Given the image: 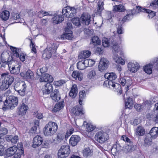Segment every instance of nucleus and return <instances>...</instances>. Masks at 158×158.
Here are the masks:
<instances>
[{"label":"nucleus","instance_id":"obj_1","mask_svg":"<svg viewBox=\"0 0 158 158\" xmlns=\"http://www.w3.org/2000/svg\"><path fill=\"white\" fill-rule=\"evenodd\" d=\"M58 128L57 123L54 122H49L43 129V132L45 136H51L53 135Z\"/></svg>","mask_w":158,"mask_h":158},{"label":"nucleus","instance_id":"obj_2","mask_svg":"<svg viewBox=\"0 0 158 158\" xmlns=\"http://www.w3.org/2000/svg\"><path fill=\"white\" fill-rule=\"evenodd\" d=\"M18 100L17 97L14 96H10L7 98L4 102V106L2 107L4 110L13 109L18 105Z\"/></svg>","mask_w":158,"mask_h":158},{"label":"nucleus","instance_id":"obj_3","mask_svg":"<svg viewBox=\"0 0 158 158\" xmlns=\"http://www.w3.org/2000/svg\"><path fill=\"white\" fill-rule=\"evenodd\" d=\"M6 64L8 65L9 70L12 74L17 75L20 73L21 65L17 61H15L12 59L10 60H7Z\"/></svg>","mask_w":158,"mask_h":158},{"label":"nucleus","instance_id":"obj_4","mask_svg":"<svg viewBox=\"0 0 158 158\" xmlns=\"http://www.w3.org/2000/svg\"><path fill=\"white\" fill-rule=\"evenodd\" d=\"M57 47V46L56 45V44L53 42L50 43L44 51L43 56L44 58H50L52 54L56 52Z\"/></svg>","mask_w":158,"mask_h":158},{"label":"nucleus","instance_id":"obj_5","mask_svg":"<svg viewBox=\"0 0 158 158\" xmlns=\"http://www.w3.org/2000/svg\"><path fill=\"white\" fill-rule=\"evenodd\" d=\"M133 10H131L130 11L129 13H127L122 20L119 19V23H120L117 27V32L118 34H121L123 33V30L122 27V24L125 22L130 20L133 18V15L134 14L133 12Z\"/></svg>","mask_w":158,"mask_h":158},{"label":"nucleus","instance_id":"obj_6","mask_svg":"<svg viewBox=\"0 0 158 158\" xmlns=\"http://www.w3.org/2000/svg\"><path fill=\"white\" fill-rule=\"evenodd\" d=\"M95 140L100 143H103L109 139L107 134L102 131L98 132L95 136Z\"/></svg>","mask_w":158,"mask_h":158},{"label":"nucleus","instance_id":"obj_7","mask_svg":"<svg viewBox=\"0 0 158 158\" xmlns=\"http://www.w3.org/2000/svg\"><path fill=\"white\" fill-rule=\"evenodd\" d=\"M69 146L63 145L61 146L59 150L57 155L59 158H64L67 157L70 153Z\"/></svg>","mask_w":158,"mask_h":158},{"label":"nucleus","instance_id":"obj_8","mask_svg":"<svg viewBox=\"0 0 158 158\" xmlns=\"http://www.w3.org/2000/svg\"><path fill=\"white\" fill-rule=\"evenodd\" d=\"M108 83V85L107 86L110 88L113 89L114 91L117 93L118 95H121L122 93V88L120 85L118 83H115L114 82H113L112 81L109 80L105 82L106 84Z\"/></svg>","mask_w":158,"mask_h":158},{"label":"nucleus","instance_id":"obj_9","mask_svg":"<svg viewBox=\"0 0 158 158\" xmlns=\"http://www.w3.org/2000/svg\"><path fill=\"white\" fill-rule=\"evenodd\" d=\"M76 13V10L75 8L66 6L62 10V14L67 18H72L74 16Z\"/></svg>","mask_w":158,"mask_h":158},{"label":"nucleus","instance_id":"obj_10","mask_svg":"<svg viewBox=\"0 0 158 158\" xmlns=\"http://www.w3.org/2000/svg\"><path fill=\"white\" fill-rule=\"evenodd\" d=\"M26 87V84L23 81L16 84L14 89L15 91H17L20 95L22 96L25 94Z\"/></svg>","mask_w":158,"mask_h":158},{"label":"nucleus","instance_id":"obj_11","mask_svg":"<svg viewBox=\"0 0 158 158\" xmlns=\"http://www.w3.org/2000/svg\"><path fill=\"white\" fill-rule=\"evenodd\" d=\"M109 64V62L106 58H102L100 61L98 66L99 70L101 72H103L108 68Z\"/></svg>","mask_w":158,"mask_h":158},{"label":"nucleus","instance_id":"obj_12","mask_svg":"<svg viewBox=\"0 0 158 158\" xmlns=\"http://www.w3.org/2000/svg\"><path fill=\"white\" fill-rule=\"evenodd\" d=\"M91 16L90 15L87 13H84L81 17L80 19L82 21L83 24L85 25H89L90 22Z\"/></svg>","mask_w":158,"mask_h":158},{"label":"nucleus","instance_id":"obj_13","mask_svg":"<svg viewBox=\"0 0 158 158\" xmlns=\"http://www.w3.org/2000/svg\"><path fill=\"white\" fill-rule=\"evenodd\" d=\"M52 84L50 83H46L42 89L43 95L50 94L52 91Z\"/></svg>","mask_w":158,"mask_h":158},{"label":"nucleus","instance_id":"obj_14","mask_svg":"<svg viewBox=\"0 0 158 158\" xmlns=\"http://www.w3.org/2000/svg\"><path fill=\"white\" fill-rule=\"evenodd\" d=\"M71 112L73 114H74L76 116H81L84 114L82 108L81 106L80 107L77 106L74 107L71 109Z\"/></svg>","mask_w":158,"mask_h":158},{"label":"nucleus","instance_id":"obj_15","mask_svg":"<svg viewBox=\"0 0 158 158\" xmlns=\"http://www.w3.org/2000/svg\"><path fill=\"white\" fill-rule=\"evenodd\" d=\"M128 67L129 70L132 73H135L139 69V66L136 62H130L128 64Z\"/></svg>","mask_w":158,"mask_h":158},{"label":"nucleus","instance_id":"obj_16","mask_svg":"<svg viewBox=\"0 0 158 158\" xmlns=\"http://www.w3.org/2000/svg\"><path fill=\"white\" fill-rule=\"evenodd\" d=\"M43 139L40 136L37 135L35 136L33 140L32 147L36 148L41 145L43 142Z\"/></svg>","mask_w":158,"mask_h":158},{"label":"nucleus","instance_id":"obj_17","mask_svg":"<svg viewBox=\"0 0 158 158\" xmlns=\"http://www.w3.org/2000/svg\"><path fill=\"white\" fill-rule=\"evenodd\" d=\"M41 82H52L53 80L52 77L48 73L42 74L40 79Z\"/></svg>","mask_w":158,"mask_h":158},{"label":"nucleus","instance_id":"obj_18","mask_svg":"<svg viewBox=\"0 0 158 158\" xmlns=\"http://www.w3.org/2000/svg\"><path fill=\"white\" fill-rule=\"evenodd\" d=\"M18 148L16 146H13L7 148L5 151V155L7 157L14 155L17 150Z\"/></svg>","mask_w":158,"mask_h":158},{"label":"nucleus","instance_id":"obj_19","mask_svg":"<svg viewBox=\"0 0 158 158\" xmlns=\"http://www.w3.org/2000/svg\"><path fill=\"white\" fill-rule=\"evenodd\" d=\"M28 108V107L27 105L25 104L24 103H23L21 106H19L18 108V114L19 115L23 116L25 114Z\"/></svg>","mask_w":158,"mask_h":158},{"label":"nucleus","instance_id":"obj_20","mask_svg":"<svg viewBox=\"0 0 158 158\" xmlns=\"http://www.w3.org/2000/svg\"><path fill=\"white\" fill-rule=\"evenodd\" d=\"M136 8L138 9V11H142L144 12H146L148 14V16L149 18H152L156 15V13L153 11L146 9H142L140 7L136 6Z\"/></svg>","mask_w":158,"mask_h":158},{"label":"nucleus","instance_id":"obj_21","mask_svg":"<svg viewBox=\"0 0 158 158\" xmlns=\"http://www.w3.org/2000/svg\"><path fill=\"white\" fill-rule=\"evenodd\" d=\"M79 136L77 135H73L70 138L69 143V144L73 146H74L77 145V143L80 140Z\"/></svg>","mask_w":158,"mask_h":158},{"label":"nucleus","instance_id":"obj_22","mask_svg":"<svg viewBox=\"0 0 158 158\" xmlns=\"http://www.w3.org/2000/svg\"><path fill=\"white\" fill-rule=\"evenodd\" d=\"M1 76L4 77V79L3 81L7 83L9 85L12 83L14 80V78L13 77L6 73L2 74Z\"/></svg>","mask_w":158,"mask_h":158},{"label":"nucleus","instance_id":"obj_23","mask_svg":"<svg viewBox=\"0 0 158 158\" xmlns=\"http://www.w3.org/2000/svg\"><path fill=\"white\" fill-rule=\"evenodd\" d=\"M111 46L113 50L112 52L114 55V54H117L121 51V48L117 42L114 41L111 44Z\"/></svg>","mask_w":158,"mask_h":158},{"label":"nucleus","instance_id":"obj_24","mask_svg":"<svg viewBox=\"0 0 158 158\" xmlns=\"http://www.w3.org/2000/svg\"><path fill=\"white\" fill-rule=\"evenodd\" d=\"M73 37L72 31H68V30H66L65 33L61 36V38L63 39H66L68 40H71Z\"/></svg>","mask_w":158,"mask_h":158},{"label":"nucleus","instance_id":"obj_25","mask_svg":"<svg viewBox=\"0 0 158 158\" xmlns=\"http://www.w3.org/2000/svg\"><path fill=\"white\" fill-rule=\"evenodd\" d=\"M20 75L27 79H32L34 78L33 73L30 70H28L25 74L23 73H20Z\"/></svg>","mask_w":158,"mask_h":158},{"label":"nucleus","instance_id":"obj_26","mask_svg":"<svg viewBox=\"0 0 158 158\" xmlns=\"http://www.w3.org/2000/svg\"><path fill=\"white\" fill-rule=\"evenodd\" d=\"M78 91L76 85H73L69 92V95L72 98H74L77 96Z\"/></svg>","mask_w":158,"mask_h":158},{"label":"nucleus","instance_id":"obj_27","mask_svg":"<svg viewBox=\"0 0 158 158\" xmlns=\"http://www.w3.org/2000/svg\"><path fill=\"white\" fill-rule=\"evenodd\" d=\"M145 134V130L142 126H138L135 129V134L137 136L139 137L143 136Z\"/></svg>","mask_w":158,"mask_h":158},{"label":"nucleus","instance_id":"obj_28","mask_svg":"<svg viewBox=\"0 0 158 158\" xmlns=\"http://www.w3.org/2000/svg\"><path fill=\"white\" fill-rule=\"evenodd\" d=\"M6 139L7 141H10L12 143L15 144L19 139V137L17 135H7L6 136Z\"/></svg>","mask_w":158,"mask_h":158},{"label":"nucleus","instance_id":"obj_29","mask_svg":"<svg viewBox=\"0 0 158 158\" xmlns=\"http://www.w3.org/2000/svg\"><path fill=\"white\" fill-rule=\"evenodd\" d=\"M64 19V17L62 15H57L52 18L53 23L55 24H58L61 23Z\"/></svg>","mask_w":158,"mask_h":158},{"label":"nucleus","instance_id":"obj_30","mask_svg":"<svg viewBox=\"0 0 158 158\" xmlns=\"http://www.w3.org/2000/svg\"><path fill=\"white\" fill-rule=\"evenodd\" d=\"M52 98L55 101H58L60 99V95L57 89H55L50 95Z\"/></svg>","mask_w":158,"mask_h":158},{"label":"nucleus","instance_id":"obj_31","mask_svg":"<svg viewBox=\"0 0 158 158\" xmlns=\"http://www.w3.org/2000/svg\"><path fill=\"white\" fill-rule=\"evenodd\" d=\"M150 134L152 139H155L158 136V127H153L150 130Z\"/></svg>","mask_w":158,"mask_h":158},{"label":"nucleus","instance_id":"obj_32","mask_svg":"<svg viewBox=\"0 0 158 158\" xmlns=\"http://www.w3.org/2000/svg\"><path fill=\"white\" fill-rule=\"evenodd\" d=\"M91 52L88 50H85L81 52L79 55V58L85 59L89 57L91 55Z\"/></svg>","mask_w":158,"mask_h":158},{"label":"nucleus","instance_id":"obj_33","mask_svg":"<svg viewBox=\"0 0 158 158\" xmlns=\"http://www.w3.org/2000/svg\"><path fill=\"white\" fill-rule=\"evenodd\" d=\"M72 76L75 79H78L80 81H81L83 78L82 73L77 71H74L72 73Z\"/></svg>","mask_w":158,"mask_h":158},{"label":"nucleus","instance_id":"obj_34","mask_svg":"<svg viewBox=\"0 0 158 158\" xmlns=\"http://www.w3.org/2000/svg\"><path fill=\"white\" fill-rule=\"evenodd\" d=\"M113 58L115 62L118 63L123 65L125 64V61L121 57H118V54H114L113 56Z\"/></svg>","mask_w":158,"mask_h":158},{"label":"nucleus","instance_id":"obj_35","mask_svg":"<svg viewBox=\"0 0 158 158\" xmlns=\"http://www.w3.org/2000/svg\"><path fill=\"white\" fill-rule=\"evenodd\" d=\"M105 77L109 80L113 81L115 80L117 76L114 73H106L104 75Z\"/></svg>","mask_w":158,"mask_h":158},{"label":"nucleus","instance_id":"obj_36","mask_svg":"<svg viewBox=\"0 0 158 158\" xmlns=\"http://www.w3.org/2000/svg\"><path fill=\"white\" fill-rule=\"evenodd\" d=\"M125 107L126 108L131 109L133 104L132 99L130 97L125 99Z\"/></svg>","mask_w":158,"mask_h":158},{"label":"nucleus","instance_id":"obj_37","mask_svg":"<svg viewBox=\"0 0 158 158\" xmlns=\"http://www.w3.org/2000/svg\"><path fill=\"white\" fill-rule=\"evenodd\" d=\"M64 103L63 101L59 102L56 103L53 108V111L54 112H56L62 109L64 106Z\"/></svg>","mask_w":158,"mask_h":158},{"label":"nucleus","instance_id":"obj_38","mask_svg":"<svg viewBox=\"0 0 158 158\" xmlns=\"http://www.w3.org/2000/svg\"><path fill=\"white\" fill-rule=\"evenodd\" d=\"M119 82L123 86L126 85L127 87H126V92L128 90V88L129 86L131 85L130 83H129V80H126V79L123 78H121L119 81Z\"/></svg>","mask_w":158,"mask_h":158},{"label":"nucleus","instance_id":"obj_39","mask_svg":"<svg viewBox=\"0 0 158 158\" xmlns=\"http://www.w3.org/2000/svg\"><path fill=\"white\" fill-rule=\"evenodd\" d=\"M9 16V12L7 10H5L1 13L0 17L2 20L6 21L8 19Z\"/></svg>","mask_w":158,"mask_h":158},{"label":"nucleus","instance_id":"obj_40","mask_svg":"<svg viewBox=\"0 0 158 158\" xmlns=\"http://www.w3.org/2000/svg\"><path fill=\"white\" fill-rule=\"evenodd\" d=\"M64 134L59 133L54 139L55 143L58 144L61 142L64 139Z\"/></svg>","mask_w":158,"mask_h":158},{"label":"nucleus","instance_id":"obj_41","mask_svg":"<svg viewBox=\"0 0 158 158\" xmlns=\"http://www.w3.org/2000/svg\"><path fill=\"white\" fill-rule=\"evenodd\" d=\"M85 64V60L83 61H79L77 64V68L79 70H82L85 69L87 67Z\"/></svg>","mask_w":158,"mask_h":158},{"label":"nucleus","instance_id":"obj_42","mask_svg":"<svg viewBox=\"0 0 158 158\" xmlns=\"http://www.w3.org/2000/svg\"><path fill=\"white\" fill-rule=\"evenodd\" d=\"M153 66L152 64H148L143 67V70L148 74H151L152 72V68Z\"/></svg>","mask_w":158,"mask_h":158},{"label":"nucleus","instance_id":"obj_43","mask_svg":"<svg viewBox=\"0 0 158 158\" xmlns=\"http://www.w3.org/2000/svg\"><path fill=\"white\" fill-rule=\"evenodd\" d=\"M86 96L85 91H82L79 92V102L80 105H82V102L83 99Z\"/></svg>","mask_w":158,"mask_h":158},{"label":"nucleus","instance_id":"obj_44","mask_svg":"<svg viewBox=\"0 0 158 158\" xmlns=\"http://www.w3.org/2000/svg\"><path fill=\"white\" fill-rule=\"evenodd\" d=\"M10 47L11 50L14 53V55L16 57H19V54L20 53V52L21 51L20 49L17 48L12 46H10Z\"/></svg>","mask_w":158,"mask_h":158},{"label":"nucleus","instance_id":"obj_45","mask_svg":"<svg viewBox=\"0 0 158 158\" xmlns=\"http://www.w3.org/2000/svg\"><path fill=\"white\" fill-rule=\"evenodd\" d=\"M134 107L138 111H141L145 108L143 106V104H142L136 103L134 105Z\"/></svg>","mask_w":158,"mask_h":158},{"label":"nucleus","instance_id":"obj_46","mask_svg":"<svg viewBox=\"0 0 158 158\" xmlns=\"http://www.w3.org/2000/svg\"><path fill=\"white\" fill-rule=\"evenodd\" d=\"M92 44L94 46L99 45L101 41L97 36H94L92 37Z\"/></svg>","mask_w":158,"mask_h":158},{"label":"nucleus","instance_id":"obj_47","mask_svg":"<svg viewBox=\"0 0 158 158\" xmlns=\"http://www.w3.org/2000/svg\"><path fill=\"white\" fill-rule=\"evenodd\" d=\"M124 10V6L122 5L114 6L113 10L115 11H123Z\"/></svg>","mask_w":158,"mask_h":158},{"label":"nucleus","instance_id":"obj_48","mask_svg":"<svg viewBox=\"0 0 158 158\" xmlns=\"http://www.w3.org/2000/svg\"><path fill=\"white\" fill-rule=\"evenodd\" d=\"M104 3L100 1H99L98 3L97 11L98 13H101L104 9Z\"/></svg>","mask_w":158,"mask_h":158},{"label":"nucleus","instance_id":"obj_49","mask_svg":"<svg viewBox=\"0 0 158 158\" xmlns=\"http://www.w3.org/2000/svg\"><path fill=\"white\" fill-rule=\"evenodd\" d=\"M9 85L4 81H2L0 86V89L2 91L5 90L9 87Z\"/></svg>","mask_w":158,"mask_h":158},{"label":"nucleus","instance_id":"obj_50","mask_svg":"<svg viewBox=\"0 0 158 158\" xmlns=\"http://www.w3.org/2000/svg\"><path fill=\"white\" fill-rule=\"evenodd\" d=\"M85 64L86 66L88 67H90L93 65L95 63V61L92 59H88L85 60Z\"/></svg>","mask_w":158,"mask_h":158},{"label":"nucleus","instance_id":"obj_51","mask_svg":"<svg viewBox=\"0 0 158 158\" xmlns=\"http://www.w3.org/2000/svg\"><path fill=\"white\" fill-rule=\"evenodd\" d=\"M83 156L85 157H87L91 155V150L89 148H85L83 151Z\"/></svg>","mask_w":158,"mask_h":158},{"label":"nucleus","instance_id":"obj_52","mask_svg":"<svg viewBox=\"0 0 158 158\" xmlns=\"http://www.w3.org/2000/svg\"><path fill=\"white\" fill-rule=\"evenodd\" d=\"M73 24L77 26L80 25V19L79 18H73L72 19Z\"/></svg>","mask_w":158,"mask_h":158},{"label":"nucleus","instance_id":"obj_53","mask_svg":"<svg viewBox=\"0 0 158 158\" xmlns=\"http://www.w3.org/2000/svg\"><path fill=\"white\" fill-rule=\"evenodd\" d=\"M102 44L105 47H107L109 46L110 42L107 38H103L102 40Z\"/></svg>","mask_w":158,"mask_h":158},{"label":"nucleus","instance_id":"obj_54","mask_svg":"<svg viewBox=\"0 0 158 158\" xmlns=\"http://www.w3.org/2000/svg\"><path fill=\"white\" fill-rule=\"evenodd\" d=\"M152 139L151 137L147 136L145 138L144 140L145 144L147 145L151 144L152 141Z\"/></svg>","mask_w":158,"mask_h":158},{"label":"nucleus","instance_id":"obj_55","mask_svg":"<svg viewBox=\"0 0 158 158\" xmlns=\"http://www.w3.org/2000/svg\"><path fill=\"white\" fill-rule=\"evenodd\" d=\"M96 75L95 71L94 70H91L89 72L87 76L89 78L92 79L94 78Z\"/></svg>","mask_w":158,"mask_h":158},{"label":"nucleus","instance_id":"obj_56","mask_svg":"<svg viewBox=\"0 0 158 158\" xmlns=\"http://www.w3.org/2000/svg\"><path fill=\"white\" fill-rule=\"evenodd\" d=\"M12 18L14 19L18 20L17 23H22V19H19V15L18 14H14L13 15Z\"/></svg>","mask_w":158,"mask_h":158},{"label":"nucleus","instance_id":"obj_57","mask_svg":"<svg viewBox=\"0 0 158 158\" xmlns=\"http://www.w3.org/2000/svg\"><path fill=\"white\" fill-rule=\"evenodd\" d=\"M86 128L88 132H90L94 129V127L93 125L88 123L86 124Z\"/></svg>","mask_w":158,"mask_h":158},{"label":"nucleus","instance_id":"obj_58","mask_svg":"<svg viewBox=\"0 0 158 158\" xmlns=\"http://www.w3.org/2000/svg\"><path fill=\"white\" fill-rule=\"evenodd\" d=\"M30 47L31 48V51L36 53V50L35 47V44L33 43L32 40H31V41Z\"/></svg>","mask_w":158,"mask_h":158},{"label":"nucleus","instance_id":"obj_59","mask_svg":"<svg viewBox=\"0 0 158 158\" xmlns=\"http://www.w3.org/2000/svg\"><path fill=\"white\" fill-rule=\"evenodd\" d=\"M23 153V152L22 150L19 152H17L16 153H15L14 155V156L12 158H20Z\"/></svg>","mask_w":158,"mask_h":158},{"label":"nucleus","instance_id":"obj_60","mask_svg":"<svg viewBox=\"0 0 158 158\" xmlns=\"http://www.w3.org/2000/svg\"><path fill=\"white\" fill-rule=\"evenodd\" d=\"M157 5L158 6V0H155L151 3L150 6L154 8Z\"/></svg>","mask_w":158,"mask_h":158},{"label":"nucleus","instance_id":"obj_61","mask_svg":"<svg viewBox=\"0 0 158 158\" xmlns=\"http://www.w3.org/2000/svg\"><path fill=\"white\" fill-rule=\"evenodd\" d=\"M72 28V26L71 23H67V27L65 28V30H68V31H71Z\"/></svg>","mask_w":158,"mask_h":158},{"label":"nucleus","instance_id":"obj_62","mask_svg":"<svg viewBox=\"0 0 158 158\" xmlns=\"http://www.w3.org/2000/svg\"><path fill=\"white\" fill-rule=\"evenodd\" d=\"M131 146L128 145L127 146H125V147L124 148L123 150L126 153H127L130 152L131 151Z\"/></svg>","mask_w":158,"mask_h":158},{"label":"nucleus","instance_id":"obj_63","mask_svg":"<svg viewBox=\"0 0 158 158\" xmlns=\"http://www.w3.org/2000/svg\"><path fill=\"white\" fill-rule=\"evenodd\" d=\"M121 139L123 140L124 141L128 143H130L131 141L130 139L127 137L126 135H123L121 137Z\"/></svg>","mask_w":158,"mask_h":158},{"label":"nucleus","instance_id":"obj_64","mask_svg":"<svg viewBox=\"0 0 158 158\" xmlns=\"http://www.w3.org/2000/svg\"><path fill=\"white\" fill-rule=\"evenodd\" d=\"M43 68L38 69L37 70V72H36V73L37 75L38 76H41V75H42V74H44V71H41V70H43Z\"/></svg>","mask_w":158,"mask_h":158}]
</instances>
